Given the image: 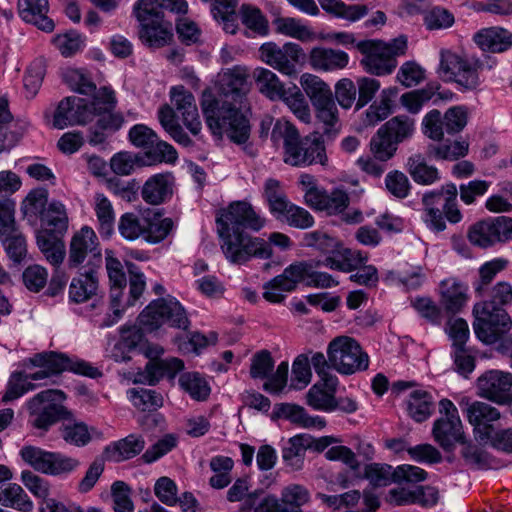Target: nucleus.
I'll list each match as a JSON object with an SVG mask.
<instances>
[{"instance_id":"1","label":"nucleus","mask_w":512,"mask_h":512,"mask_svg":"<svg viewBox=\"0 0 512 512\" xmlns=\"http://www.w3.org/2000/svg\"><path fill=\"white\" fill-rule=\"evenodd\" d=\"M249 92L248 72L241 66L222 70L217 77V93L202 92L200 105L206 123L214 135L227 136L237 144H245L250 135L247 118L241 112Z\"/></svg>"},{"instance_id":"2","label":"nucleus","mask_w":512,"mask_h":512,"mask_svg":"<svg viewBox=\"0 0 512 512\" xmlns=\"http://www.w3.org/2000/svg\"><path fill=\"white\" fill-rule=\"evenodd\" d=\"M512 304V285L501 281L494 285L487 300L474 305L473 329L477 338L488 345L495 344L512 328L505 306Z\"/></svg>"},{"instance_id":"3","label":"nucleus","mask_w":512,"mask_h":512,"mask_svg":"<svg viewBox=\"0 0 512 512\" xmlns=\"http://www.w3.org/2000/svg\"><path fill=\"white\" fill-rule=\"evenodd\" d=\"M116 103L115 92L108 87L100 88L90 103L79 97H66L57 107L53 125L63 129L69 125L84 124L91 120L93 111H109L115 108Z\"/></svg>"},{"instance_id":"4","label":"nucleus","mask_w":512,"mask_h":512,"mask_svg":"<svg viewBox=\"0 0 512 512\" xmlns=\"http://www.w3.org/2000/svg\"><path fill=\"white\" fill-rule=\"evenodd\" d=\"M457 195L458 190L453 183L423 194V221L430 229L443 231L446 228L445 218L453 224L461 221L462 213L457 204Z\"/></svg>"},{"instance_id":"5","label":"nucleus","mask_w":512,"mask_h":512,"mask_svg":"<svg viewBox=\"0 0 512 512\" xmlns=\"http://www.w3.org/2000/svg\"><path fill=\"white\" fill-rule=\"evenodd\" d=\"M363 55L361 65L373 75L391 74L397 67V57L404 55L407 50V39L400 36L390 42L382 40H364L356 45Z\"/></svg>"},{"instance_id":"6","label":"nucleus","mask_w":512,"mask_h":512,"mask_svg":"<svg viewBox=\"0 0 512 512\" xmlns=\"http://www.w3.org/2000/svg\"><path fill=\"white\" fill-rule=\"evenodd\" d=\"M221 239V249L226 258L234 264H243L252 257L268 259L272 256L270 244L252 237L244 231L217 229Z\"/></svg>"},{"instance_id":"7","label":"nucleus","mask_w":512,"mask_h":512,"mask_svg":"<svg viewBox=\"0 0 512 512\" xmlns=\"http://www.w3.org/2000/svg\"><path fill=\"white\" fill-rule=\"evenodd\" d=\"M330 366L340 374L351 375L369 366V356L352 337L338 336L328 345Z\"/></svg>"},{"instance_id":"8","label":"nucleus","mask_w":512,"mask_h":512,"mask_svg":"<svg viewBox=\"0 0 512 512\" xmlns=\"http://www.w3.org/2000/svg\"><path fill=\"white\" fill-rule=\"evenodd\" d=\"M139 324L149 332L160 328L165 322L171 326L187 329L190 322L185 309L173 297L152 301L139 315Z\"/></svg>"},{"instance_id":"9","label":"nucleus","mask_w":512,"mask_h":512,"mask_svg":"<svg viewBox=\"0 0 512 512\" xmlns=\"http://www.w3.org/2000/svg\"><path fill=\"white\" fill-rule=\"evenodd\" d=\"M478 60L462 57L450 50L440 53L438 73L444 81H452L466 90H474L480 85Z\"/></svg>"},{"instance_id":"10","label":"nucleus","mask_w":512,"mask_h":512,"mask_svg":"<svg viewBox=\"0 0 512 512\" xmlns=\"http://www.w3.org/2000/svg\"><path fill=\"white\" fill-rule=\"evenodd\" d=\"M439 414L433 424L432 435L439 446L447 452L453 451L456 444H466V437L458 409L449 399L439 402Z\"/></svg>"},{"instance_id":"11","label":"nucleus","mask_w":512,"mask_h":512,"mask_svg":"<svg viewBox=\"0 0 512 512\" xmlns=\"http://www.w3.org/2000/svg\"><path fill=\"white\" fill-rule=\"evenodd\" d=\"M0 242L13 262L20 263L26 257V238L15 220V203L8 199L0 200Z\"/></svg>"},{"instance_id":"12","label":"nucleus","mask_w":512,"mask_h":512,"mask_svg":"<svg viewBox=\"0 0 512 512\" xmlns=\"http://www.w3.org/2000/svg\"><path fill=\"white\" fill-rule=\"evenodd\" d=\"M65 399L63 391L48 389L41 391L28 402V409L33 427L48 430L66 412L61 405Z\"/></svg>"},{"instance_id":"13","label":"nucleus","mask_w":512,"mask_h":512,"mask_svg":"<svg viewBox=\"0 0 512 512\" xmlns=\"http://www.w3.org/2000/svg\"><path fill=\"white\" fill-rule=\"evenodd\" d=\"M89 268H99L102 254L98 237L88 226L82 227L71 238L67 264L69 268H77L83 263Z\"/></svg>"},{"instance_id":"14","label":"nucleus","mask_w":512,"mask_h":512,"mask_svg":"<svg viewBox=\"0 0 512 512\" xmlns=\"http://www.w3.org/2000/svg\"><path fill=\"white\" fill-rule=\"evenodd\" d=\"M266 220L247 201H234L227 208L219 211L216 224L217 229L244 231L249 229L259 231L264 227Z\"/></svg>"},{"instance_id":"15","label":"nucleus","mask_w":512,"mask_h":512,"mask_svg":"<svg viewBox=\"0 0 512 512\" xmlns=\"http://www.w3.org/2000/svg\"><path fill=\"white\" fill-rule=\"evenodd\" d=\"M144 355L149 358L143 372H139L135 379L136 383H147L155 385L162 377L174 378L175 375L184 369V362L176 357L161 359L164 353L162 346L147 343L143 347Z\"/></svg>"},{"instance_id":"16","label":"nucleus","mask_w":512,"mask_h":512,"mask_svg":"<svg viewBox=\"0 0 512 512\" xmlns=\"http://www.w3.org/2000/svg\"><path fill=\"white\" fill-rule=\"evenodd\" d=\"M468 239L471 244L480 248L510 241L512 240V218L499 216L478 221L469 228Z\"/></svg>"},{"instance_id":"17","label":"nucleus","mask_w":512,"mask_h":512,"mask_svg":"<svg viewBox=\"0 0 512 512\" xmlns=\"http://www.w3.org/2000/svg\"><path fill=\"white\" fill-rule=\"evenodd\" d=\"M311 270V262L299 261L286 267L282 274L274 277L265 286L263 297L272 303H280L284 300L283 292H292L301 282L308 281Z\"/></svg>"},{"instance_id":"18","label":"nucleus","mask_w":512,"mask_h":512,"mask_svg":"<svg viewBox=\"0 0 512 512\" xmlns=\"http://www.w3.org/2000/svg\"><path fill=\"white\" fill-rule=\"evenodd\" d=\"M259 55L265 64L290 76L296 73L297 64L304 54L296 43L288 42L279 46L274 42H266L260 46Z\"/></svg>"},{"instance_id":"19","label":"nucleus","mask_w":512,"mask_h":512,"mask_svg":"<svg viewBox=\"0 0 512 512\" xmlns=\"http://www.w3.org/2000/svg\"><path fill=\"white\" fill-rule=\"evenodd\" d=\"M466 404L464 414L473 427L475 437L480 442H488L496 430L495 423L500 420V411L489 403L482 401L463 400Z\"/></svg>"},{"instance_id":"20","label":"nucleus","mask_w":512,"mask_h":512,"mask_svg":"<svg viewBox=\"0 0 512 512\" xmlns=\"http://www.w3.org/2000/svg\"><path fill=\"white\" fill-rule=\"evenodd\" d=\"M286 164L305 167L312 164L325 165L328 161L323 141L318 136L299 137L292 145V150L283 152Z\"/></svg>"},{"instance_id":"21","label":"nucleus","mask_w":512,"mask_h":512,"mask_svg":"<svg viewBox=\"0 0 512 512\" xmlns=\"http://www.w3.org/2000/svg\"><path fill=\"white\" fill-rule=\"evenodd\" d=\"M478 394L499 405L512 403V374L490 370L477 380Z\"/></svg>"},{"instance_id":"22","label":"nucleus","mask_w":512,"mask_h":512,"mask_svg":"<svg viewBox=\"0 0 512 512\" xmlns=\"http://www.w3.org/2000/svg\"><path fill=\"white\" fill-rule=\"evenodd\" d=\"M146 286L144 275L137 271L135 266L129 268V297L127 301L122 304L121 299L118 298L117 290H114L110 295V309L112 313L107 314L102 319L97 320L99 328H108L113 326L122 317L124 310L130 306L135 305L137 300L141 297Z\"/></svg>"},{"instance_id":"23","label":"nucleus","mask_w":512,"mask_h":512,"mask_svg":"<svg viewBox=\"0 0 512 512\" xmlns=\"http://www.w3.org/2000/svg\"><path fill=\"white\" fill-rule=\"evenodd\" d=\"M129 140L134 146L149 150L148 155L153 156L156 161L172 162L177 158L173 146L160 141L157 134L146 125H134L129 131Z\"/></svg>"},{"instance_id":"24","label":"nucleus","mask_w":512,"mask_h":512,"mask_svg":"<svg viewBox=\"0 0 512 512\" xmlns=\"http://www.w3.org/2000/svg\"><path fill=\"white\" fill-rule=\"evenodd\" d=\"M171 102L180 114L183 124L194 136H199L202 124L193 94L184 86H175L170 90Z\"/></svg>"},{"instance_id":"25","label":"nucleus","mask_w":512,"mask_h":512,"mask_svg":"<svg viewBox=\"0 0 512 512\" xmlns=\"http://www.w3.org/2000/svg\"><path fill=\"white\" fill-rule=\"evenodd\" d=\"M37 363L46 368L51 375L66 370L91 378H96L101 375L98 368L93 367L89 363L85 361H73L65 355L55 352L38 355Z\"/></svg>"},{"instance_id":"26","label":"nucleus","mask_w":512,"mask_h":512,"mask_svg":"<svg viewBox=\"0 0 512 512\" xmlns=\"http://www.w3.org/2000/svg\"><path fill=\"white\" fill-rule=\"evenodd\" d=\"M174 177L172 173H160L151 176L143 185L141 195L145 202L159 205L173 194Z\"/></svg>"},{"instance_id":"27","label":"nucleus","mask_w":512,"mask_h":512,"mask_svg":"<svg viewBox=\"0 0 512 512\" xmlns=\"http://www.w3.org/2000/svg\"><path fill=\"white\" fill-rule=\"evenodd\" d=\"M48 9V0H18L20 17L45 32L54 29V22L47 16Z\"/></svg>"},{"instance_id":"28","label":"nucleus","mask_w":512,"mask_h":512,"mask_svg":"<svg viewBox=\"0 0 512 512\" xmlns=\"http://www.w3.org/2000/svg\"><path fill=\"white\" fill-rule=\"evenodd\" d=\"M309 62L315 70L330 72L344 69L349 63V56L341 50L315 47L310 51Z\"/></svg>"},{"instance_id":"29","label":"nucleus","mask_w":512,"mask_h":512,"mask_svg":"<svg viewBox=\"0 0 512 512\" xmlns=\"http://www.w3.org/2000/svg\"><path fill=\"white\" fill-rule=\"evenodd\" d=\"M475 43L484 51L504 52L512 46V33L502 27H489L474 35Z\"/></svg>"},{"instance_id":"30","label":"nucleus","mask_w":512,"mask_h":512,"mask_svg":"<svg viewBox=\"0 0 512 512\" xmlns=\"http://www.w3.org/2000/svg\"><path fill=\"white\" fill-rule=\"evenodd\" d=\"M145 447L141 436L129 435L104 449V456L109 461L121 462L138 455Z\"/></svg>"},{"instance_id":"31","label":"nucleus","mask_w":512,"mask_h":512,"mask_svg":"<svg viewBox=\"0 0 512 512\" xmlns=\"http://www.w3.org/2000/svg\"><path fill=\"white\" fill-rule=\"evenodd\" d=\"M466 286L456 279H446L441 282V303L449 313L459 312L466 304Z\"/></svg>"},{"instance_id":"32","label":"nucleus","mask_w":512,"mask_h":512,"mask_svg":"<svg viewBox=\"0 0 512 512\" xmlns=\"http://www.w3.org/2000/svg\"><path fill=\"white\" fill-rule=\"evenodd\" d=\"M37 246L47 262L58 267L66 255L65 244L62 236L49 234L46 231H38L36 235Z\"/></svg>"},{"instance_id":"33","label":"nucleus","mask_w":512,"mask_h":512,"mask_svg":"<svg viewBox=\"0 0 512 512\" xmlns=\"http://www.w3.org/2000/svg\"><path fill=\"white\" fill-rule=\"evenodd\" d=\"M41 221V229L49 234L63 236L68 229V215L65 206L58 201H52L43 214Z\"/></svg>"},{"instance_id":"34","label":"nucleus","mask_w":512,"mask_h":512,"mask_svg":"<svg viewBox=\"0 0 512 512\" xmlns=\"http://www.w3.org/2000/svg\"><path fill=\"white\" fill-rule=\"evenodd\" d=\"M338 386V379L335 385L330 387L326 381L320 380L315 383L306 394L307 404L315 410L331 412L334 411V397Z\"/></svg>"},{"instance_id":"35","label":"nucleus","mask_w":512,"mask_h":512,"mask_svg":"<svg viewBox=\"0 0 512 512\" xmlns=\"http://www.w3.org/2000/svg\"><path fill=\"white\" fill-rule=\"evenodd\" d=\"M98 278L95 269L89 268L85 273L73 278L69 287V297L75 303L91 299L97 292Z\"/></svg>"},{"instance_id":"36","label":"nucleus","mask_w":512,"mask_h":512,"mask_svg":"<svg viewBox=\"0 0 512 512\" xmlns=\"http://www.w3.org/2000/svg\"><path fill=\"white\" fill-rule=\"evenodd\" d=\"M300 84L313 108L334 99L330 86L319 76L305 73L300 78Z\"/></svg>"},{"instance_id":"37","label":"nucleus","mask_w":512,"mask_h":512,"mask_svg":"<svg viewBox=\"0 0 512 512\" xmlns=\"http://www.w3.org/2000/svg\"><path fill=\"white\" fill-rule=\"evenodd\" d=\"M258 90L270 100H279L286 89L278 76L269 69L258 67L253 72Z\"/></svg>"},{"instance_id":"38","label":"nucleus","mask_w":512,"mask_h":512,"mask_svg":"<svg viewBox=\"0 0 512 512\" xmlns=\"http://www.w3.org/2000/svg\"><path fill=\"white\" fill-rule=\"evenodd\" d=\"M158 119L164 130L178 144L184 147L193 145L192 139L187 135L181 125L178 123L174 109L169 105H163L158 111Z\"/></svg>"},{"instance_id":"39","label":"nucleus","mask_w":512,"mask_h":512,"mask_svg":"<svg viewBox=\"0 0 512 512\" xmlns=\"http://www.w3.org/2000/svg\"><path fill=\"white\" fill-rule=\"evenodd\" d=\"M306 434L291 437L282 450V459L292 470L303 467L306 451L308 450Z\"/></svg>"},{"instance_id":"40","label":"nucleus","mask_w":512,"mask_h":512,"mask_svg":"<svg viewBox=\"0 0 512 512\" xmlns=\"http://www.w3.org/2000/svg\"><path fill=\"white\" fill-rule=\"evenodd\" d=\"M309 490L300 484L292 483L281 490L280 503L285 512H304L302 506L310 501Z\"/></svg>"},{"instance_id":"41","label":"nucleus","mask_w":512,"mask_h":512,"mask_svg":"<svg viewBox=\"0 0 512 512\" xmlns=\"http://www.w3.org/2000/svg\"><path fill=\"white\" fill-rule=\"evenodd\" d=\"M0 504L20 512H31L34 508V504L27 493L20 485L15 483L0 487Z\"/></svg>"},{"instance_id":"42","label":"nucleus","mask_w":512,"mask_h":512,"mask_svg":"<svg viewBox=\"0 0 512 512\" xmlns=\"http://www.w3.org/2000/svg\"><path fill=\"white\" fill-rule=\"evenodd\" d=\"M139 35L142 41L149 46L163 47L169 44L173 38L172 26L151 20L150 23L141 26Z\"/></svg>"},{"instance_id":"43","label":"nucleus","mask_w":512,"mask_h":512,"mask_svg":"<svg viewBox=\"0 0 512 512\" xmlns=\"http://www.w3.org/2000/svg\"><path fill=\"white\" fill-rule=\"evenodd\" d=\"M173 228L171 218H162L158 213H147L144 216L143 238L150 243L164 240Z\"/></svg>"},{"instance_id":"44","label":"nucleus","mask_w":512,"mask_h":512,"mask_svg":"<svg viewBox=\"0 0 512 512\" xmlns=\"http://www.w3.org/2000/svg\"><path fill=\"white\" fill-rule=\"evenodd\" d=\"M407 170L412 179L422 185H431L440 179L438 169L428 165L421 154L411 156L407 162Z\"/></svg>"},{"instance_id":"45","label":"nucleus","mask_w":512,"mask_h":512,"mask_svg":"<svg viewBox=\"0 0 512 512\" xmlns=\"http://www.w3.org/2000/svg\"><path fill=\"white\" fill-rule=\"evenodd\" d=\"M242 24L251 32L259 36L269 33V21L263 12L251 4H242L239 9Z\"/></svg>"},{"instance_id":"46","label":"nucleus","mask_w":512,"mask_h":512,"mask_svg":"<svg viewBox=\"0 0 512 512\" xmlns=\"http://www.w3.org/2000/svg\"><path fill=\"white\" fill-rule=\"evenodd\" d=\"M315 118L321 124L323 133L329 137L335 136L340 127L339 110L335 99L314 107Z\"/></svg>"},{"instance_id":"47","label":"nucleus","mask_w":512,"mask_h":512,"mask_svg":"<svg viewBox=\"0 0 512 512\" xmlns=\"http://www.w3.org/2000/svg\"><path fill=\"white\" fill-rule=\"evenodd\" d=\"M323 10L337 17L356 21L368 14V7L363 4L346 5L340 0H318Z\"/></svg>"},{"instance_id":"48","label":"nucleus","mask_w":512,"mask_h":512,"mask_svg":"<svg viewBox=\"0 0 512 512\" xmlns=\"http://www.w3.org/2000/svg\"><path fill=\"white\" fill-rule=\"evenodd\" d=\"M48 192L46 189L32 190L22 203V212L29 223L35 224L46 212Z\"/></svg>"},{"instance_id":"49","label":"nucleus","mask_w":512,"mask_h":512,"mask_svg":"<svg viewBox=\"0 0 512 512\" xmlns=\"http://www.w3.org/2000/svg\"><path fill=\"white\" fill-rule=\"evenodd\" d=\"M280 411L282 415L293 424L303 428L322 429L326 426V421L320 416H310L306 410L294 404H282Z\"/></svg>"},{"instance_id":"50","label":"nucleus","mask_w":512,"mask_h":512,"mask_svg":"<svg viewBox=\"0 0 512 512\" xmlns=\"http://www.w3.org/2000/svg\"><path fill=\"white\" fill-rule=\"evenodd\" d=\"M433 411L432 396L424 390L411 392L408 401V413L416 422L427 420Z\"/></svg>"},{"instance_id":"51","label":"nucleus","mask_w":512,"mask_h":512,"mask_svg":"<svg viewBox=\"0 0 512 512\" xmlns=\"http://www.w3.org/2000/svg\"><path fill=\"white\" fill-rule=\"evenodd\" d=\"M209 466L214 473V475L209 479L211 487L215 489H223L231 483V471L234 467V461L232 458L226 456L212 457Z\"/></svg>"},{"instance_id":"52","label":"nucleus","mask_w":512,"mask_h":512,"mask_svg":"<svg viewBox=\"0 0 512 512\" xmlns=\"http://www.w3.org/2000/svg\"><path fill=\"white\" fill-rule=\"evenodd\" d=\"M180 387L187 392L191 398L197 401L206 400L210 394V386L198 372H186L179 377Z\"/></svg>"},{"instance_id":"53","label":"nucleus","mask_w":512,"mask_h":512,"mask_svg":"<svg viewBox=\"0 0 512 512\" xmlns=\"http://www.w3.org/2000/svg\"><path fill=\"white\" fill-rule=\"evenodd\" d=\"M396 95L397 88L384 89L381 92L380 100L374 102L366 111V123L375 125L387 118L392 112V102Z\"/></svg>"},{"instance_id":"54","label":"nucleus","mask_w":512,"mask_h":512,"mask_svg":"<svg viewBox=\"0 0 512 512\" xmlns=\"http://www.w3.org/2000/svg\"><path fill=\"white\" fill-rule=\"evenodd\" d=\"M299 186L303 192L305 204L320 211L327 192L317 185V180L312 175L302 174L299 177Z\"/></svg>"},{"instance_id":"55","label":"nucleus","mask_w":512,"mask_h":512,"mask_svg":"<svg viewBox=\"0 0 512 512\" xmlns=\"http://www.w3.org/2000/svg\"><path fill=\"white\" fill-rule=\"evenodd\" d=\"M396 144L410 138L414 132V120L407 116H395L380 127Z\"/></svg>"},{"instance_id":"56","label":"nucleus","mask_w":512,"mask_h":512,"mask_svg":"<svg viewBox=\"0 0 512 512\" xmlns=\"http://www.w3.org/2000/svg\"><path fill=\"white\" fill-rule=\"evenodd\" d=\"M508 263V260L505 258H495L481 265L479 268V279L475 283V292L478 295H482L496 275L507 268Z\"/></svg>"},{"instance_id":"57","label":"nucleus","mask_w":512,"mask_h":512,"mask_svg":"<svg viewBox=\"0 0 512 512\" xmlns=\"http://www.w3.org/2000/svg\"><path fill=\"white\" fill-rule=\"evenodd\" d=\"M280 100L285 102L299 120L305 123L310 122L311 112L309 105L297 86L286 89L285 95Z\"/></svg>"},{"instance_id":"58","label":"nucleus","mask_w":512,"mask_h":512,"mask_svg":"<svg viewBox=\"0 0 512 512\" xmlns=\"http://www.w3.org/2000/svg\"><path fill=\"white\" fill-rule=\"evenodd\" d=\"M129 399L141 411H155L163 405V397L155 390L133 388L128 390Z\"/></svg>"},{"instance_id":"59","label":"nucleus","mask_w":512,"mask_h":512,"mask_svg":"<svg viewBox=\"0 0 512 512\" xmlns=\"http://www.w3.org/2000/svg\"><path fill=\"white\" fill-rule=\"evenodd\" d=\"M299 137L300 134L298 130L291 122L285 119L276 120L272 128L271 140L275 145H279L280 142H282L284 152L287 150L290 152L292 145Z\"/></svg>"},{"instance_id":"60","label":"nucleus","mask_w":512,"mask_h":512,"mask_svg":"<svg viewBox=\"0 0 512 512\" xmlns=\"http://www.w3.org/2000/svg\"><path fill=\"white\" fill-rule=\"evenodd\" d=\"M397 146L396 141H393L381 128L370 140V152L381 162L390 160L397 151Z\"/></svg>"},{"instance_id":"61","label":"nucleus","mask_w":512,"mask_h":512,"mask_svg":"<svg viewBox=\"0 0 512 512\" xmlns=\"http://www.w3.org/2000/svg\"><path fill=\"white\" fill-rule=\"evenodd\" d=\"M467 141H454L449 144L430 145L428 154L436 159L455 161L468 154Z\"/></svg>"},{"instance_id":"62","label":"nucleus","mask_w":512,"mask_h":512,"mask_svg":"<svg viewBox=\"0 0 512 512\" xmlns=\"http://www.w3.org/2000/svg\"><path fill=\"white\" fill-rule=\"evenodd\" d=\"M95 213L101 233L109 236L113 232L115 215L110 200L103 194L95 196Z\"/></svg>"},{"instance_id":"63","label":"nucleus","mask_w":512,"mask_h":512,"mask_svg":"<svg viewBox=\"0 0 512 512\" xmlns=\"http://www.w3.org/2000/svg\"><path fill=\"white\" fill-rule=\"evenodd\" d=\"M62 438L69 444L81 447L91 440L88 427L83 422L64 423L60 427Z\"/></svg>"},{"instance_id":"64","label":"nucleus","mask_w":512,"mask_h":512,"mask_svg":"<svg viewBox=\"0 0 512 512\" xmlns=\"http://www.w3.org/2000/svg\"><path fill=\"white\" fill-rule=\"evenodd\" d=\"M20 454L22 459L36 471L48 473L52 452L34 446H25Z\"/></svg>"}]
</instances>
